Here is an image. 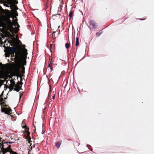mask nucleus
I'll return each mask as SVG.
<instances>
[{"label":"nucleus","instance_id":"nucleus-1","mask_svg":"<svg viewBox=\"0 0 154 154\" xmlns=\"http://www.w3.org/2000/svg\"><path fill=\"white\" fill-rule=\"evenodd\" d=\"M11 17H12V14L11 13H9L8 18L5 20V22L7 26L8 29L10 32L13 34L14 32L15 29L16 30V32H17L19 30L18 28L20 27V26L18 23L17 22V19L16 17H12L13 19H14V18H16V19L14 20L13 22H12L10 19V18Z\"/></svg>","mask_w":154,"mask_h":154},{"label":"nucleus","instance_id":"nucleus-2","mask_svg":"<svg viewBox=\"0 0 154 154\" xmlns=\"http://www.w3.org/2000/svg\"><path fill=\"white\" fill-rule=\"evenodd\" d=\"M23 48L22 49V52L20 51H17V48L14 47H9L8 51L9 53L13 54V56L15 53V56L18 59L26 60L28 54L27 50L25 48V45H23Z\"/></svg>","mask_w":154,"mask_h":154},{"label":"nucleus","instance_id":"nucleus-3","mask_svg":"<svg viewBox=\"0 0 154 154\" xmlns=\"http://www.w3.org/2000/svg\"><path fill=\"white\" fill-rule=\"evenodd\" d=\"M22 127L23 128L25 129V133H26V135H27V136L26 137V138L28 141V143L29 144V146H30L31 145V142H32V141L30 140L31 138L29 136L30 132L29 131V127L27 126L26 125L23 121L22 123Z\"/></svg>","mask_w":154,"mask_h":154},{"label":"nucleus","instance_id":"nucleus-4","mask_svg":"<svg viewBox=\"0 0 154 154\" xmlns=\"http://www.w3.org/2000/svg\"><path fill=\"white\" fill-rule=\"evenodd\" d=\"M0 101L2 103V105L5 107L2 108V111L4 112L5 114L9 115L10 113V112L11 111V109L10 107H7L8 106V105H5V102H4V99L3 98H1L0 100Z\"/></svg>","mask_w":154,"mask_h":154},{"label":"nucleus","instance_id":"nucleus-5","mask_svg":"<svg viewBox=\"0 0 154 154\" xmlns=\"http://www.w3.org/2000/svg\"><path fill=\"white\" fill-rule=\"evenodd\" d=\"M5 143H0V148H1V150L3 152V154H5L6 153L8 152H10V154H14L12 153V152L13 151L11 149V145H9L8 147L6 148H5L4 147V145H3V144H4Z\"/></svg>","mask_w":154,"mask_h":154},{"label":"nucleus","instance_id":"nucleus-6","mask_svg":"<svg viewBox=\"0 0 154 154\" xmlns=\"http://www.w3.org/2000/svg\"><path fill=\"white\" fill-rule=\"evenodd\" d=\"M22 84L23 83L22 82H18L17 84H16L15 86L14 87V90L17 92H19L20 90L21 89V86Z\"/></svg>","mask_w":154,"mask_h":154},{"label":"nucleus","instance_id":"nucleus-7","mask_svg":"<svg viewBox=\"0 0 154 154\" xmlns=\"http://www.w3.org/2000/svg\"><path fill=\"white\" fill-rule=\"evenodd\" d=\"M8 1L9 3H13V4L15 5L13 7V8L14 11H16L18 9V8L17 7V6L15 5L17 4L18 3L17 0H8Z\"/></svg>","mask_w":154,"mask_h":154},{"label":"nucleus","instance_id":"nucleus-8","mask_svg":"<svg viewBox=\"0 0 154 154\" xmlns=\"http://www.w3.org/2000/svg\"><path fill=\"white\" fill-rule=\"evenodd\" d=\"M89 24L90 26L92 28H97V23L94 21L92 20H90L89 21Z\"/></svg>","mask_w":154,"mask_h":154},{"label":"nucleus","instance_id":"nucleus-9","mask_svg":"<svg viewBox=\"0 0 154 154\" xmlns=\"http://www.w3.org/2000/svg\"><path fill=\"white\" fill-rule=\"evenodd\" d=\"M15 67L18 69L20 68V67L21 66L22 70H25V67L23 65H21L20 63L19 62L18 63L15 65Z\"/></svg>","mask_w":154,"mask_h":154},{"label":"nucleus","instance_id":"nucleus-10","mask_svg":"<svg viewBox=\"0 0 154 154\" xmlns=\"http://www.w3.org/2000/svg\"><path fill=\"white\" fill-rule=\"evenodd\" d=\"M10 82L11 84L10 85V87L11 89H13L14 88V87L15 86L16 84L14 81L13 80H10Z\"/></svg>","mask_w":154,"mask_h":154},{"label":"nucleus","instance_id":"nucleus-11","mask_svg":"<svg viewBox=\"0 0 154 154\" xmlns=\"http://www.w3.org/2000/svg\"><path fill=\"white\" fill-rule=\"evenodd\" d=\"M53 63L51 62H49V67L50 68V69H51V72L53 70Z\"/></svg>","mask_w":154,"mask_h":154},{"label":"nucleus","instance_id":"nucleus-12","mask_svg":"<svg viewBox=\"0 0 154 154\" xmlns=\"http://www.w3.org/2000/svg\"><path fill=\"white\" fill-rule=\"evenodd\" d=\"M74 14V12L73 11H70L69 13V16L70 18H71L73 17Z\"/></svg>","mask_w":154,"mask_h":154},{"label":"nucleus","instance_id":"nucleus-13","mask_svg":"<svg viewBox=\"0 0 154 154\" xmlns=\"http://www.w3.org/2000/svg\"><path fill=\"white\" fill-rule=\"evenodd\" d=\"M61 144V142H57L56 143L55 146L58 149L60 147Z\"/></svg>","mask_w":154,"mask_h":154},{"label":"nucleus","instance_id":"nucleus-14","mask_svg":"<svg viewBox=\"0 0 154 154\" xmlns=\"http://www.w3.org/2000/svg\"><path fill=\"white\" fill-rule=\"evenodd\" d=\"M79 45V38L77 37L76 38V44L75 45L76 46H78Z\"/></svg>","mask_w":154,"mask_h":154},{"label":"nucleus","instance_id":"nucleus-15","mask_svg":"<svg viewBox=\"0 0 154 154\" xmlns=\"http://www.w3.org/2000/svg\"><path fill=\"white\" fill-rule=\"evenodd\" d=\"M70 43H67L65 44V47L67 49L70 48Z\"/></svg>","mask_w":154,"mask_h":154},{"label":"nucleus","instance_id":"nucleus-16","mask_svg":"<svg viewBox=\"0 0 154 154\" xmlns=\"http://www.w3.org/2000/svg\"><path fill=\"white\" fill-rule=\"evenodd\" d=\"M55 76H54L52 78H51V79L52 80L53 82H54V81H55V82H57L58 80V77H57V78L56 79V80H55Z\"/></svg>","mask_w":154,"mask_h":154},{"label":"nucleus","instance_id":"nucleus-17","mask_svg":"<svg viewBox=\"0 0 154 154\" xmlns=\"http://www.w3.org/2000/svg\"><path fill=\"white\" fill-rule=\"evenodd\" d=\"M102 32L101 31H100L99 32H98L96 34L97 36V37L101 35V34H102Z\"/></svg>","mask_w":154,"mask_h":154},{"label":"nucleus","instance_id":"nucleus-18","mask_svg":"<svg viewBox=\"0 0 154 154\" xmlns=\"http://www.w3.org/2000/svg\"><path fill=\"white\" fill-rule=\"evenodd\" d=\"M56 32L55 31L53 32L52 37L54 39H55L56 38V36H55V33H56Z\"/></svg>","mask_w":154,"mask_h":154},{"label":"nucleus","instance_id":"nucleus-19","mask_svg":"<svg viewBox=\"0 0 154 154\" xmlns=\"http://www.w3.org/2000/svg\"><path fill=\"white\" fill-rule=\"evenodd\" d=\"M14 16H18V13L16 11H14Z\"/></svg>","mask_w":154,"mask_h":154},{"label":"nucleus","instance_id":"nucleus-20","mask_svg":"<svg viewBox=\"0 0 154 154\" xmlns=\"http://www.w3.org/2000/svg\"><path fill=\"white\" fill-rule=\"evenodd\" d=\"M54 59L53 57L51 58H51H50L49 62L53 63L54 61Z\"/></svg>","mask_w":154,"mask_h":154},{"label":"nucleus","instance_id":"nucleus-21","mask_svg":"<svg viewBox=\"0 0 154 154\" xmlns=\"http://www.w3.org/2000/svg\"><path fill=\"white\" fill-rule=\"evenodd\" d=\"M20 99L23 95V93H20Z\"/></svg>","mask_w":154,"mask_h":154},{"label":"nucleus","instance_id":"nucleus-22","mask_svg":"<svg viewBox=\"0 0 154 154\" xmlns=\"http://www.w3.org/2000/svg\"><path fill=\"white\" fill-rule=\"evenodd\" d=\"M61 8L60 6L58 8V11H61Z\"/></svg>","mask_w":154,"mask_h":154},{"label":"nucleus","instance_id":"nucleus-23","mask_svg":"<svg viewBox=\"0 0 154 154\" xmlns=\"http://www.w3.org/2000/svg\"><path fill=\"white\" fill-rule=\"evenodd\" d=\"M6 143H7V145H8V143H9V144L12 143H13V142H6Z\"/></svg>","mask_w":154,"mask_h":154},{"label":"nucleus","instance_id":"nucleus-24","mask_svg":"<svg viewBox=\"0 0 154 154\" xmlns=\"http://www.w3.org/2000/svg\"><path fill=\"white\" fill-rule=\"evenodd\" d=\"M10 42H11V45H14V42L12 41H11Z\"/></svg>","mask_w":154,"mask_h":154},{"label":"nucleus","instance_id":"nucleus-25","mask_svg":"<svg viewBox=\"0 0 154 154\" xmlns=\"http://www.w3.org/2000/svg\"><path fill=\"white\" fill-rule=\"evenodd\" d=\"M2 139L0 138V143L1 142L2 143H4L2 141Z\"/></svg>","mask_w":154,"mask_h":154},{"label":"nucleus","instance_id":"nucleus-26","mask_svg":"<svg viewBox=\"0 0 154 154\" xmlns=\"http://www.w3.org/2000/svg\"><path fill=\"white\" fill-rule=\"evenodd\" d=\"M12 153H13V154H18L17 152H14V151H12Z\"/></svg>","mask_w":154,"mask_h":154},{"label":"nucleus","instance_id":"nucleus-27","mask_svg":"<svg viewBox=\"0 0 154 154\" xmlns=\"http://www.w3.org/2000/svg\"><path fill=\"white\" fill-rule=\"evenodd\" d=\"M55 97V95H54L52 97V98L53 99H54Z\"/></svg>","mask_w":154,"mask_h":154},{"label":"nucleus","instance_id":"nucleus-28","mask_svg":"<svg viewBox=\"0 0 154 154\" xmlns=\"http://www.w3.org/2000/svg\"><path fill=\"white\" fill-rule=\"evenodd\" d=\"M23 63H24L23 65H26V61H24L23 62Z\"/></svg>","mask_w":154,"mask_h":154},{"label":"nucleus","instance_id":"nucleus-29","mask_svg":"<svg viewBox=\"0 0 154 154\" xmlns=\"http://www.w3.org/2000/svg\"><path fill=\"white\" fill-rule=\"evenodd\" d=\"M36 129H35L34 131V132H35Z\"/></svg>","mask_w":154,"mask_h":154},{"label":"nucleus","instance_id":"nucleus-30","mask_svg":"<svg viewBox=\"0 0 154 154\" xmlns=\"http://www.w3.org/2000/svg\"><path fill=\"white\" fill-rule=\"evenodd\" d=\"M141 20H144V19H141Z\"/></svg>","mask_w":154,"mask_h":154},{"label":"nucleus","instance_id":"nucleus-31","mask_svg":"<svg viewBox=\"0 0 154 154\" xmlns=\"http://www.w3.org/2000/svg\"><path fill=\"white\" fill-rule=\"evenodd\" d=\"M51 46H52V45H51Z\"/></svg>","mask_w":154,"mask_h":154},{"label":"nucleus","instance_id":"nucleus-32","mask_svg":"<svg viewBox=\"0 0 154 154\" xmlns=\"http://www.w3.org/2000/svg\"><path fill=\"white\" fill-rule=\"evenodd\" d=\"M58 15H60V14H58Z\"/></svg>","mask_w":154,"mask_h":154},{"label":"nucleus","instance_id":"nucleus-33","mask_svg":"<svg viewBox=\"0 0 154 154\" xmlns=\"http://www.w3.org/2000/svg\"><path fill=\"white\" fill-rule=\"evenodd\" d=\"M1 80L0 79V81H1Z\"/></svg>","mask_w":154,"mask_h":154}]
</instances>
